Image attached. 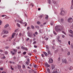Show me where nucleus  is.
Wrapping results in <instances>:
<instances>
[{"label": "nucleus", "instance_id": "obj_20", "mask_svg": "<svg viewBox=\"0 0 73 73\" xmlns=\"http://www.w3.org/2000/svg\"><path fill=\"white\" fill-rule=\"evenodd\" d=\"M47 70L48 73H50V69H49V68H48L47 69Z\"/></svg>", "mask_w": 73, "mask_h": 73}, {"label": "nucleus", "instance_id": "obj_48", "mask_svg": "<svg viewBox=\"0 0 73 73\" xmlns=\"http://www.w3.org/2000/svg\"><path fill=\"white\" fill-rule=\"evenodd\" d=\"M33 52H37V50H33Z\"/></svg>", "mask_w": 73, "mask_h": 73}, {"label": "nucleus", "instance_id": "obj_43", "mask_svg": "<svg viewBox=\"0 0 73 73\" xmlns=\"http://www.w3.org/2000/svg\"><path fill=\"white\" fill-rule=\"evenodd\" d=\"M3 68H0V70H3Z\"/></svg>", "mask_w": 73, "mask_h": 73}, {"label": "nucleus", "instance_id": "obj_4", "mask_svg": "<svg viewBox=\"0 0 73 73\" xmlns=\"http://www.w3.org/2000/svg\"><path fill=\"white\" fill-rule=\"evenodd\" d=\"M15 35H16V33H13L11 37L10 38V39H12L13 38H14V36H15Z\"/></svg>", "mask_w": 73, "mask_h": 73}, {"label": "nucleus", "instance_id": "obj_64", "mask_svg": "<svg viewBox=\"0 0 73 73\" xmlns=\"http://www.w3.org/2000/svg\"><path fill=\"white\" fill-rule=\"evenodd\" d=\"M19 36H21V33H20L19 34Z\"/></svg>", "mask_w": 73, "mask_h": 73}, {"label": "nucleus", "instance_id": "obj_37", "mask_svg": "<svg viewBox=\"0 0 73 73\" xmlns=\"http://www.w3.org/2000/svg\"><path fill=\"white\" fill-rule=\"evenodd\" d=\"M69 36H70V37H73V35H71L70 34H69Z\"/></svg>", "mask_w": 73, "mask_h": 73}, {"label": "nucleus", "instance_id": "obj_61", "mask_svg": "<svg viewBox=\"0 0 73 73\" xmlns=\"http://www.w3.org/2000/svg\"><path fill=\"white\" fill-rule=\"evenodd\" d=\"M35 34H36V35H38V33H37V32H35Z\"/></svg>", "mask_w": 73, "mask_h": 73}, {"label": "nucleus", "instance_id": "obj_2", "mask_svg": "<svg viewBox=\"0 0 73 73\" xmlns=\"http://www.w3.org/2000/svg\"><path fill=\"white\" fill-rule=\"evenodd\" d=\"M73 19L72 17L69 18L68 19V21L69 23H72L73 22Z\"/></svg>", "mask_w": 73, "mask_h": 73}, {"label": "nucleus", "instance_id": "obj_16", "mask_svg": "<svg viewBox=\"0 0 73 73\" xmlns=\"http://www.w3.org/2000/svg\"><path fill=\"white\" fill-rule=\"evenodd\" d=\"M13 52L12 51H11V53L12 54V55H14V54H16V53L15 52H13Z\"/></svg>", "mask_w": 73, "mask_h": 73}, {"label": "nucleus", "instance_id": "obj_42", "mask_svg": "<svg viewBox=\"0 0 73 73\" xmlns=\"http://www.w3.org/2000/svg\"><path fill=\"white\" fill-rule=\"evenodd\" d=\"M23 68H25V65H23Z\"/></svg>", "mask_w": 73, "mask_h": 73}, {"label": "nucleus", "instance_id": "obj_47", "mask_svg": "<svg viewBox=\"0 0 73 73\" xmlns=\"http://www.w3.org/2000/svg\"><path fill=\"white\" fill-rule=\"evenodd\" d=\"M70 41H69L68 42V44L69 45H70Z\"/></svg>", "mask_w": 73, "mask_h": 73}, {"label": "nucleus", "instance_id": "obj_35", "mask_svg": "<svg viewBox=\"0 0 73 73\" xmlns=\"http://www.w3.org/2000/svg\"><path fill=\"white\" fill-rule=\"evenodd\" d=\"M42 16H43V15L42 14L41 15H40L39 17H40V18H41V17H42Z\"/></svg>", "mask_w": 73, "mask_h": 73}, {"label": "nucleus", "instance_id": "obj_39", "mask_svg": "<svg viewBox=\"0 0 73 73\" xmlns=\"http://www.w3.org/2000/svg\"><path fill=\"white\" fill-rule=\"evenodd\" d=\"M31 28H32V29H34V26H33V25H32L31 26Z\"/></svg>", "mask_w": 73, "mask_h": 73}, {"label": "nucleus", "instance_id": "obj_58", "mask_svg": "<svg viewBox=\"0 0 73 73\" xmlns=\"http://www.w3.org/2000/svg\"><path fill=\"white\" fill-rule=\"evenodd\" d=\"M31 5H32V7H33V6H34V5L33 3H31Z\"/></svg>", "mask_w": 73, "mask_h": 73}, {"label": "nucleus", "instance_id": "obj_29", "mask_svg": "<svg viewBox=\"0 0 73 73\" xmlns=\"http://www.w3.org/2000/svg\"><path fill=\"white\" fill-rule=\"evenodd\" d=\"M13 52H17V50L14 49H13Z\"/></svg>", "mask_w": 73, "mask_h": 73}, {"label": "nucleus", "instance_id": "obj_3", "mask_svg": "<svg viewBox=\"0 0 73 73\" xmlns=\"http://www.w3.org/2000/svg\"><path fill=\"white\" fill-rule=\"evenodd\" d=\"M8 33V31L6 30H4L3 32L1 33L2 35H3V34H7Z\"/></svg>", "mask_w": 73, "mask_h": 73}, {"label": "nucleus", "instance_id": "obj_45", "mask_svg": "<svg viewBox=\"0 0 73 73\" xmlns=\"http://www.w3.org/2000/svg\"><path fill=\"white\" fill-rule=\"evenodd\" d=\"M21 49H24L25 47H24L23 46H22L21 47Z\"/></svg>", "mask_w": 73, "mask_h": 73}, {"label": "nucleus", "instance_id": "obj_26", "mask_svg": "<svg viewBox=\"0 0 73 73\" xmlns=\"http://www.w3.org/2000/svg\"><path fill=\"white\" fill-rule=\"evenodd\" d=\"M4 53L5 54H8V52L7 51H5L4 52Z\"/></svg>", "mask_w": 73, "mask_h": 73}, {"label": "nucleus", "instance_id": "obj_52", "mask_svg": "<svg viewBox=\"0 0 73 73\" xmlns=\"http://www.w3.org/2000/svg\"><path fill=\"white\" fill-rule=\"evenodd\" d=\"M62 38H64V37H65V35H62Z\"/></svg>", "mask_w": 73, "mask_h": 73}, {"label": "nucleus", "instance_id": "obj_32", "mask_svg": "<svg viewBox=\"0 0 73 73\" xmlns=\"http://www.w3.org/2000/svg\"><path fill=\"white\" fill-rule=\"evenodd\" d=\"M64 20L63 19H61L60 20V23H62V22Z\"/></svg>", "mask_w": 73, "mask_h": 73}, {"label": "nucleus", "instance_id": "obj_1", "mask_svg": "<svg viewBox=\"0 0 73 73\" xmlns=\"http://www.w3.org/2000/svg\"><path fill=\"white\" fill-rule=\"evenodd\" d=\"M60 27V26H57L56 27L55 30L57 32H60L61 31H63L64 30V27H62L61 28Z\"/></svg>", "mask_w": 73, "mask_h": 73}, {"label": "nucleus", "instance_id": "obj_41", "mask_svg": "<svg viewBox=\"0 0 73 73\" xmlns=\"http://www.w3.org/2000/svg\"><path fill=\"white\" fill-rule=\"evenodd\" d=\"M48 3L49 4H50L51 3V1L50 0H48Z\"/></svg>", "mask_w": 73, "mask_h": 73}, {"label": "nucleus", "instance_id": "obj_22", "mask_svg": "<svg viewBox=\"0 0 73 73\" xmlns=\"http://www.w3.org/2000/svg\"><path fill=\"white\" fill-rule=\"evenodd\" d=\"M1 59H5V56H3L1 57Z\"/></svg>", "mask_w": 73, "mask_h": 73}, {"label": "nucleus", "instance_id": "obj_60", "mask_svg": "<svg viewBox=\"0 0 73 73\" xmlns=\"http://www.w3.org/2000/svg\"><path fill=\"white\" fill-rule=\"evenodd\" d=\"M6 15H3L2 16V17H5V16Z\"/></svg>", "mask_w": 73, "mask_h": 73}, {"label": "nucleus", "instance_id": "obj_13", "mask_svg": "<svg viewBox=\"0 0 73 73\" xmlns=\"http://www.w3.org/2000/svg\"><path fill=\"white\" fill-rule=\"evenodd\" d=\"M8 26H9V24H6L5 26V28H7V27H8Z\"/></svg>", "mask_w": 73, "mask_h": 73}, {"label": "nucleus", "instance_id": "obj_11", "mask_svg": "<svg viewBox=\"0 0 73 73\" xmlns=\"http://www.w3.org/2000/svg\"><path fill=\"white\" fill-rule=\"evenodd\" d=\"M69 31V32H70V33L71 34H72V35H73V31H72V30H70Z\"/></svg>", "mask_w": 73, "mask_h": 73}, {"label": "nucleus", "instance_id": "obj_5", "mask_svg": "<svg viewBox=\"0 0 73 73\" xmlns=\"http://www.w3.org/2000/svg\"><path fill=\"white\" fill-rule=\"evenodd\" d=\"M30 62L29 61V59L28 58L27 60V61L26 62V64L27 65H29V63Z\"/></svg>", "mask_w": 73, "mask_h": 73}, {"label": "nucleus", "instance_id": "obj_6", "mask_svg": "<svg viewBox=\"0 0 73 73\" xmlns=\"http://www.w3.org/2000/svg\"><path fill=\"white\" fill-rule=\"evenodd\" d=\"M49 62L50 63H53V60L52 58H50L49 59Z\"/></svg>", "mask_w": 73, "mask_h": 73}, {"label": "nucleus", "instance_id": "obj_18", "mask_svg": "<svg viewBox=\"0 0 73 73\" xmlns=\"http://www.w3.org/2000/svg\"><path fill=\"white\" fill-rule=\"evenodd\" d=\"M39 31L40 33H42V32H43V31H42V30L40 29L39 30Z\"/></svg>", "mask_w": 73, "mask_h": 73}, {"label": "nucleus", "instance_id": "obj_44", "mask_svg": "<svg viewBox=\"0 0 73 73\" xmlns=\"http://www.w3.org/2000/svg\"><path fill=\"white\" fill-rule=\"evenodd\" d=\"M60 57L58 58V61H60Z\"/></svg>", "mask_w": 73, "mask_h": 73}, {"label": "nucleus", "instance_id": "obj_49", "mask_svg": "<svg viewBox=\"0 0 73 73\" xmlns=\"http://www.w3.org/2000/svg\"><path fill=\"white\" fill-rule=\"evenodd\" d=\"M53 33L54 35H57V34L55 32V31H53Z\"/></svg>", "mask_w": 73, "mask_h": 73}, {"label": "nucleus", "instance_id": "obj_8", "mask_svg": "<svg viewBox=\"0 0 73 73\" xmlns=\"http://www.w3.org/2000/svg\"><path fill=\"white\" fill-rule=\"evenodd\" d=\"M28 35L29 37H32L33 36V35H32V34H31L29 33H28Z\"/></svg>", "mask_w": 73, "mask_h": 73}, {"label": "nucleus", "instance_id": "obj_19", "mask_svg": "<svg viewBox=\"0 0 73 73\" xmlns=\"http://www.w3.org/2000/svg\"><path fill=\"white\" fill-rule=\"evenodd\" d=\"M18 69H21V66L20 65H18Z\"/></svg>", "mask_w": 73, "mask_h": 73}, {"label": "nucleus", "instance_id": "obj_27", "mask_svg": "<svg viewBox=\"0 0 73 73\" xmlns=\"http://www.w3.org/2000/svg\"><path fill=\"white\" fill-rule=\"evenodd\" d=\"M48 54H50V51L48 50Z\"/></svg>", "mask_w": 73, "mask_h": 73}, {"label": "nucleus", "instance_id": "obj_14", "mask_svg": "<svg viewBox=\"0 0 73 73\" xmlns=\"http://www.w3.org/2000/svg\"><path fill=\"white\" fill-rule=\"evenodd\" d=\"M69 69L70 70H71L72 69H73V67L71 66L69 68Z\"/></svg>", "mask_w": 73, "mask_h": 73}, {"label": "nucleus", "instance_id": "obj_24", "mask_svg": "<svg viewBox=\"0 0 73 73\" xmlns=\"http://www.w3.org/2000/svg\"><path fill=\"white\" fill-rule=\"evenodd\" d=\"M48 15H46V17L45 19L46 20H47L48 19Z\"/></svg>", "mask_w": 73, "mask_h": 73}, {"label": "nucleus", "instance_id": "obj_15", "mask_svg": "<svg viewBox=\"0 0 73 73\" xmlns=\"http://www.w3.org/2000/svg\"><path fill=\"white\" fill-rule=\"evenodd\" d=\"M18 21L19 23H20L21 24H23V20H21V21Z\"/></svg>", "mask_w": 73, "mask_h": 73}, {"label": "nucleus", "instance_id": "obj_38", "mask_svg": "<svg viewBox=\"0 0 73 73\" xmlns=\"http://www.w3.org/2000/svg\"><path fill=\"white\" fill-rule=\"evenodd\" d=\"M26 53H27V52H24L23 53V54L25 55V54H26Z\"/></svg>", "mask_w": 73, "mask_h": 73}, {"label": "nucleus", "instance_id": "obj_55", "mask_svg": "<svg viewBox=\"0 0 73 73\" xmlns=\"http://www.w3.org/2000/svg\"><path fill=\"white\" fill-rule=\"evenodd\" d=\"M17 48L18 49H20V47L19 46L17 47Z\"/></svg>", "mask_w": 73, "mask_h": 73}, {"label": "nucleus", "instance_id": "obj_53", "mask_svg": "<svg viewBox=\"0 0 73 73\" xmlns=\"http://www.w3.org/2000/svg\"><path fill=\"white\" fill-rule=\"evenodd\" d=\"M58 41H59V42H61V40H58Z\"/></svg>", "mask_w": 73, "mask_h": 73}, {"label": "nucleus", "instance_id": "obj_59", "mask_svg": "<svg viewBox=\"0 0 73 73\" xmlns=\"http://www.w3.org/2000/svg\"><path fill=\"white\" fill-rule=\"evenodd\" d=\"M25 27H26V26H27V23H25Z\"/></svg>", "mask_w": 73, "mask_h": 73}, {"label": "nucleus", "instance_id": "obj_36", "mask_svg": "<svg viewBox=\"0 0 73 73\" xmlns=\"http://www.w3.org/2000/svg\"><path fill=\"white\" fill-rule=\"evenodd\" d=\"M52 73H57V71H54Z\"/></svg>", "mask_w": 73, "mask_h": 73}, {"label": "nucleus", "instance_id": "obj_54", "mask_svg": "<svg viewBox=\"0 0 73 73\" xmlns=\"http://www.w3.org/2000/svg\"><path fill=\"white\" fill-rule=\"evenodd\" d=\"M71 4H72V5H73V0H72Z\"/></svg>", "mask_w": 73, "mask_h": 73}, {"label": "nucleus", "instance_id": "obj_17", "mask_svg": "<svg viewBox=\"0 0 73 73\" xmlns=\"http://www.w3.org/2000/svg\"><path fill=\"white\" fill-rule=\"evenodd\" d=\"M46 48L47 49V50H49V47L48 46V45H46Z\"/></svg>", "mask_w": 73, "mask_h": 73}, {"label": "nucleus", "instance_id": "obj_34", "mask_svg": "<svg viewBox=\"0 0 73 73\" xmlns=\"http://www.w3.org/2000/svg\"><path fill=\"white\" fill-rule=\"evenodd\" d=\"M27 30H29L30 29V27H27Z\"/></svg>", "mask_w": 73, "mask_h": 73}, {"label": "nucleus", "instance_id": "obj_46", "mask_svg": "<svg viewBox=\"0 0 73 73\" xmlns=\"http://www.w3.org/2000/svg\"><path fill=\"white\" fill-rule=\"evenodd\" d=\"M2 23V22H1V21L0 20V25H1V24Z\"/></svg>", "mask_w": 73, "mask_h": 73}, {"label": "nucleus", "instance_id": "obj_50", "mask_svg": "<svg viewBox=\"0 0 73 73\" xmlns=\"http://www.w3.org/2000/svg\"><path fill=\"white\" fill-rule=\"evenodd\" d=\"M17 31H18V29H17L15 30V32H17Z\"/></svg>", "mask_w": 73, "mask_h": 73}, {"label": "nucleus", "instance_id": "obj_63", "mask_svg": "<svg viewBox=\"0 0 73 73\" xmlns=\"http://www.w3.org/2000/svg\"><path fill=\"white\" fill-rule=\"evenodd\" d=\"M34 48H37V46L36 45H34Z\"/></svg>", "mask_w": 73, "mask_h": 73}, {"label": "nucleus", "instance_id": "obj_7", "mask_svg": "<svg viewBox=\"0 0 73 73\" xmlns=\"http://www.w3.org/2000/svg\"><path fill=\"white\" fill-rule=\"evenodd\" d=\"M65 11L63 10H62L61 11V12L60 13V15H64L65 14Z\"/></svg>", "mask_w": 73, "mask_h": 73}, {"label": "nucleus", "instance_id": "obj_62", "mask_svg": "<svg viewBox=\"0 0 73 73\" xmlns=\"http://www.w3.org/2000/svg\"><path fill=\"white\" fill-rule=\"evenodd\" d=\"M28 54H29V55H30V56H31V55H32V54L29 53Z\"/></svg>", "mask_w": 73, "mask_h": 73}, {"label": "nucleus", "instance_id": "obj_40", "mask_svg": "<svg viewBox=\"0 0 73 73\" xmlns=\"http://www.w3.org/2000/svg\"><path fill=\"white\" fill-rule=\"evenodd\" d=\"M73 5H71V9H73Z\"/></svg>", "mask_w": 73, "mask_h": 73}, {"label": "nucleus", "instance_id": "obj_57", "mask_svg": "<svg viewBox=\"0 0 73 73\" xmlns=\"http://www.w3.org/2000/svg\"><path fill=\"white\" fill-rule=\"evenodd\" d=\"M68 56H69V55H70V52H68Z\"/></svg>", "mask_w": 73, "mask_h": 73}, {"label": "nucleus", "instance_id": "obj_25", "mask_svg": "<svg viewBox=\"0 0 73 73\" xmlns=\"http://www.w3.org/2000/svg\"><path fill=\"white\" fill-rule=\"evenodd\" d=\"M35 27L36 28H37L38 29H39L40 28L39 27L37 26H35Z\"/></svg>", "mask_w": 73, "mask_h": 73}, {"label": "nucleus", "instance_id": "obj_28", "mask_svg": "<svg viewBox=\"0 0 73 73\" xmlns=\"http://www.w3.org/2000/svg\"><path fill=\"white\" fill-rule=\"evenodd\" d=\"M62 33H63L64 34V35H66V32H64V31H62Z\"/></svg>", "mask_w": 73, "mask_h": 73}, {"label": "nucleus", "instance_id": "obj_30", "mask_svg": "<svg viewBox=\"0 0 73 73\" xmlns=\"http://www.w3.org/2000/svg\"><path fill=\"white\" fill-rule=\"evenodd\" d=\"M24 49L25 50H28V48L27 47H25Z\"/></svg>", "mask_w": 73, "mask_h": 73}, {"label": "nucleus", "instance_id": "obj_12", "mask_svg": "<svg viewBox=\"0 0 73 73\" xmlns=\"http://www.w3.org/2000/svg\"><path fill=\"white\" fill-rule=\"evenodd\" d=\"M62 62L64 63H66V59H65L63 60H62Z\"/></svg>", "mask_w": 73, "mask_h": 73}, {"label": "nucleus", "instance_id": "obj_9", "mask_svg": "<svg viewBox=\"0 0 73 73\" xmlns=\"http://www.w3.org/2000/svg\"><path fill=\"white\" fill-rule=\"evenodd\" d=\"M45 66L46 67H49V66H50V65L48 64L47 63H46Z\"/></svg>", "mask_w": 73, "mask_h": 73}, {"label": "nucleus", "instance_id": "obj_23", "mask_svg": "<svg viewBox=\"0 0 73 73\" xmlns=\"http://www.w3.org/2000/svg\"><path fill=\"white\" fill-rule=\"evenodd\" d=\"M17 24L18 27H20V24H19L18 23H17Z\"/></svg>", "mask_w": 73, "mask_h": 73}, {"label": "nucleus", "instance_id": "obj_10", "mask_svg": "<svg viewBox=\"0 0 73 73\" xmlns=\"http://www.w3.org/2000/svg\"><path fill=\"white\" fill-rule=\"evenodd\" d=\"M51 68L52 70L54 69L55 68L54 65V64H52L51 65Z\"/></svg>", "mask_w": 73, "mask_h": 73}, {"label": "nucleus", "instance_id": "obj_31", "mask_svg": "<svg viewBox=\"0 0 73 73\" xmlns=\"http://www.w3.org/2000/svg\"><path fill=\"white\" fill-rule=\"evenodd\" d=\"M60 36H58L57 38V40H59V39H60Z\"/></svg>", "mask_w": 73, "mask_h": 73}, {"label": "nucleus", "instance_id": "obj_56", "mask_svg": "<svg viewBox=\"0 0 73 73\" xmlns=\"http://www.w3.org/2000/svg\"><path fill=\"white\" fill-rule=\"evenodd\" d=\"M41 56H42V57H44V54H41Z\"/></svg>", "mask_w": 73, "mask_h": 73}, {"label": "nucleus", "instance_id": "obj_51", "mask_svg": "<svg viewBox=\"0 0 73 73\" xmlns=\"http://www.w3.org/2000/svg\"><path fill=\"white\" fill-rule=\"evenodd\" d=\"M40 22H39V21H38V22H37V24H40Z\"/></svg>", "mask_w": 73, "mask_h": 73}, {"label": "nucleus", "instance_id": "obj_21", "mask_svg": "<svg viewBox=\"0 0 73 73\" xmlns=\"http://www.w3.org/2000/svg\"><path fill=\"white\" fill-rule=\"evenodd\" d=\"M44 53L45 54V56H47V53L45 52H44Z\"/></svg>", "mask_w": 73, "mask_h": 73}, {"label": "nucleus", "instance_id": "obj_33", "mask_svg": "<svg viewBox=\"0 0 73 73\" xmlns=\"http://www.w3.org/2000/svg\"><path fill=\"white\" fill-rule=\"evenodd\" d=\"M34 68H36L37 67V65L36 64H34L33 66Z\"/></svg>", "mask_w": 73, "mask_h": 73}]
</instances>
